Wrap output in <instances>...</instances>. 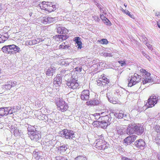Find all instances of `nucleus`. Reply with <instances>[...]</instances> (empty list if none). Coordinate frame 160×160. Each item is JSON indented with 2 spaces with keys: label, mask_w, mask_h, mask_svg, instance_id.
<instances>
[{
  "label": "nucleus",
  "mask_w": 160,
  "mask_h": 160,
  "mask_svg": "<svg viewBox=\"0 0 160 160\" xmlns=\"http://www.w3.org/2000/svg\"><path fill=\"white\" fill-rule=\"evenodd\" d=\"M28 134L31 140L34 141H38L41 137V135L40 133L34 131H29Z\"/></svg>",
  "instance_id": "9d476101"
},
{
  "label": "nucleus",
  "mask_w": 160,
  "mask_h": 160,
  "mask_svg": "<svg viewBox=\"0 0 160 160\" xmlns=\"http://www.w3.org/2000/svg\"><path fill=\"white\" fill-rule=\"evenodd\" d=\"M57 110L60 112H64L69 108L68 104L62 99L57 100L55 102Z\"/></svg>",
  "instance_id": "20e7f679"
},
{
  "label": "nucleus",
  "mask_w": 160,
  "mask_h": 160,
  "mask_svg": "<svg viewBox=\"0 0 160 160\" xmlns=\"http://www.w3.org/2000/svg\"><path fill=\"white\" fill-rule=\"evenodd\" d=\"M2 50L3 52L9 54L19 53L21 51L20 48L13 44L3 46L2 48Z\"/></svg>",
  "instance_id": "7ed1b4c3"
},
{
  "label": "nucleus",
  "mask_w": 160,
  "mask_h": 160,
  "mask_svg": "<svg viewBox=\"0 0 160 160\" xmlns=\"http://www.w3.org/2000/svg\"><path fill=\"white\" fill-rule=\"evenodd\" d=\"M93 102V100L87 101L86 102V104L87 105L89 106H94V105Z\"/></svg>",
  "instance_id": "c9c22d12"
},
{
  "label": "nucleus",
  "mask_w": 160,
  "mask_h": 160,
  "mask_svg": "<svg viewBox=\"0 0 160 160\" xmlns=\"http://www.w3.org/2000/svg\"><path fill=\"white\" fill-rule=\"evenodd\" d=\"M148 43H146V45H147V46L148 47V48H149V49H152V46L151 45H150V46H148V45H147V44H148Z\"/></svg>",
  "instance_id": "a18cd8bd"
},
{
  "label": "nucleus",
  "mask_w": 160,
  "mask_h": 160,
  "mask_svg": "<svg viewBox=\"0 0 160 160\" xmlns=\"http://www.w3.org/2000/svg\"><path fill=\"white\" fill-rule=\"evenodd\" d=\"M114 115L116 117L118 118H121L123 117V114L121 113H116Z\"/></svg>",
  "instance_id": "473e14b6"
},
{
  "label": "nucleus",
  "mask_w": 160,
  "mask_h": 160,
  "mask_svg": "<svg viewBox=\"0 0 160 160\" xmlns=\"http://www.w3.org/2000/svg\"><path fill=\"white\" fill-rule=\"evenodd\" d=\"M135 145L137 147L141 148L145 146V143L143 140L140 139L135 142Z\"/></svg>",
  "instance_id": "dca6fc26"
},
{
  "label": "nucleus",
  "mask_w": 160,
  "mask_h": 160,
  "mask_svg": "<svg viewBox=\"0 0 160 160\" xmlns=\"http://www.w3.org/2000/svg\"><path fill=\"white\" fill-rule=\"evenodd\" d=\"M142 53L143 54H144L145 53L144 52H142Z\"/></svg>",
  "instance_id": "8fccbe9b"
},
{
  "label": "nucleus",
  "mask_w": 160,
  "mask_h": 160,
  "mask_svg": "<svg viewBox=\"0 0 160 160\" xmlns=\"http://www.w3.org/2000/svg\"><path fill=\"white\" fill-rule=\"evenodd\" d=\"M38 6L40 9L48 13H50L56 10L57 8L53 2L42 1L40 2Z\"/></svg>",
  "instance_id": "f03ea898"
},
{
  "label": "nucleus",
  "mask_w": 160,
  "mask_h": 160,
  "mask_svg": "<svg viewBox=\"0 0 160 160\" xmlns=\"http://www.w3.org/2000/svg\"><path fill=\"white\" fill-rule=\"evenodd\" d=\"M156 16H160V13L159 12H156Z\"/></svg>",
  "instance_id": "37998d69"
},
{
  "label": "nucleus",
  "mask_w": 160,
  "mask_h": 160,
  "mask_svg": "<svg viewBox=\"0 0 160 160\" xmlns=\"http://www.w3.org/2000/svg\"><path fill=\"white\" fill-rule=\"evenodd\" d=\"M4 36L0 35V43H2L5 41L4 40H3Z\"/></svg>",
  "instance_id": "ea45409f"
},
{
  "label": "nucleus",
  "mask_w": 160,
  "mask_h": 160,
  "mask_svg": "<svg viewBox=\"0 0 160 160\" xmlns=\"http://www.w3.org/2000/svg\"><path fill=\"white\" fill-rule=\"evenodd\" d=\"M99 79H99L97 81V85L101 87H104L109 83L110 81L109 79L105 76L104 74L101 75Z\"/></svg>",
  "instance_id": "6e6552de"
},
{
  "label": "nucleus",
  "mask_w": 160,
  "mask_h": 160,
  "mask_svg": "<svg viewBox=\"0 0 160 160\" xmlns=\"http://www.w3.org/2000/svg\"><path fill=\"white\" fill-rule=\"evenodd\" d=\"M140 71L141 72L144 74V77L142 80L143 83L145 84L150 82L152 80V78L150 77L151 75L150 73L143 69H141Z\"/></svg>",
  "instance_id": "1a4fd4ad"
},
{
  "label": "nucleus",
  "mask_w": 160,
  "mask_h": 160,
  "mask_svg": "<svg viewBox=\"0 0 160 160\" xmlns=\"http://www.w3.org/2000/svg\"><path fill=\"white\" fill-rule=\"evenodd\" d=\"M122 11L124 13L126 14L129 16L130 18L134 19V17L133 15L132 14H131V13L128 10L126 11L125 10H124L122 9Z\"/></svg>",
  "instance_id": "cd10ccee"
},
{
  "label": "nucleus",
  "mask_w": 160,
  "mask_h": 160,
  "mask_svg": "<svg viewBox=\"0 0 160 160\" xmlns=\"http://www.w3.org/2000/svg\"><path fill=\"white\" fill-rule=\"evenodd\" d=\"M67 149V146L63 145L59 147L58 148V151L60 153L65 152Z\"/></svg>",
  "instance_id": "b1692460"
},
{
  "label": "nucleus",
  "mask_w": 160,
  "mask_h": 160,
  "mask_svg": "<svg viewBox=\"0 0 160 160\" xmlns=\"http://www.w3.org/2000/svg\"><path fill=\"white\" fill-rule=\"evenodd\" d=\"M63 36V40L66 39L68 38V36L66 35H62Z\"/></svg>",
  "instance_id": "79ce46f5"
},
{
  "label": "nucleus",
  "mask_w": 160,
  "mask_h": 160,
  "mask_svg": "<svg viewBox=\"0 0 160 160\" xmlns=\"http://www.w3.org/2000/svg\"><path fill=\"white\" fill-rule=\"evenodd\" d=\"M56 18L46 16L43 17L41 21L42 23L46 24L54 22L56 21Z\"/></svg>",
  "instance_id": "ddd939ff"
},
{
  "label": "nucleus",
  "mask_w": 160,
  "mask_h": 160,
  "mask_svg": "<svg viewBox=\"0 0 160 160\" xmlns=\"http://www.w3.org/2000/svg\"><path fill=\"white\" fill-rule=\"evenodd\" d=\"M100 122L99 121H95L92 123V125L95 127H100Z\"/></svg>",
  "instance_id": "c756f323"
},
{
  "label": "nucleus",
  "mask_w": 160,
  "mask_h": 160,
  "mask_svg": "<svg viewBox=\"0 0 160 160\" xmlns=\"http://www.w3.org/2000/svg\"><path fill=\"white\" fill-rule=\"evenodd\" d=\"M102 55L104 57H112L113 55L111 53L107 52H103L102 53Z\"/></svg>",
  "instance_id": "72a5a7b5"
},
{
  "label": "nucleus",
  "mask_w": 160,
  "mask_h": 160,
  "mask_svg": "<svg viewBox=\"0 0 160 160\" xmlns=\"http://www.w3.org/2000/svg\"><path fill=\"white\" fill-rule=\"evenodd\" d=\"M57 32L60 34L66 33L68 32V30L65 27L62 26H59L57 28Z\"/></svg>",
  "instance_id": "a211bd4d"
},
{
  "label": "nucleus",
  "mask_w": 160,
  "mask_h": 160,
  "mask_svg": "<svg viewBox=\"0 0 160 160\" xmlns=\"http://www.w3.org/2000/svg\"><path fill=\"white\" fill-rule=\"evenodd\" d=\"M70 46L69 45H66L65 42L62 43L59 46V49H67L69 48Z\"/></svg>",
  "instance_id": "393cba45"
},
{
  "label": "nucleus",
  "mask_w": 160,
  "mask_h": 160,
  "mask_svg": "<svg viewBox=\"0 0 160 160\" xmlns=\"http://www.w3.org/2000/svg\"><path fill=\"white\" fill-rule=\"evenodd\" d=\"M104 114H103L102 115H101V116H104Z\"/></svg>",
  "instance_id": "de8ad7c7"
},
{
  "label": "nucleus",
  "mask_w": 160,
  "mask_h": 160,
  "mask_svg": "<svg viewBox=\"0 0 160 160\" xmlns=\"http://www.w3.org/2000/svg\"><path fill=\"white\" fill-rule=\"evenodd\" d=\"M67 85L69 88L75 89L78 88L79 86V83H78V80L72 78L67 82Z\"/></svg>",
  "instance_id": "9b49d317"
},
{
  "label": "nucleus",
  "mask_w": 160,
  "mask_h": 160,
  "mask_svg": "<svg viewBox=\"0 0 160 160\" xmlns=\"http://www.w3.org/2000/svg\"><path fill=\"white\" fill-rule=\"evenodd\" d=\"M137 136L135 135H132L129 136L126 138L124 140V143H125V145H128L130 144L136 139Z\"/></svg>",
  "instance_id": "4468645a"
},
{
  "label": "nucleus",
  "mask_w": 160,
  "mask_h": 160,
  "mask_svg": "<svg viewBox=\"0 0 160 160\" xmlns=\"http://www.w3.org/2000/svg\"><path fill=\"white\" fill-rule=\"evenodd\" d=\"M157 23L158 27L160 28V21L158 22Z\"/></svg>",
  "instance_id": "c03bdc74"
},
{
  "label": "nucleus",
  "mask_w": 160,
  "mask_h": 160,
  "mask_svg": "<svg viewBox=\"0 0 160 160\" xmlns=\"http://www.w3.org/2000/svg\"><path fill=\"white\" fill-rule=\"evenodd\" d=\"M118 62L119 64H121V66H123L126 64L125 61H119Z\"/></svg>",
  "instance_id": "58836bf2"
},
{
  "label": "nucleus",
  "mask_w": 160,
  "mask_h": 160,
  "mask_svg": "<svg viewBox=\"0 0 160 160\" xmlns=\"http://www.w3.org/2000/svg\"><path fill=\"white\" fill-rule=\"evenodd\" d=\"M10 110L7 108H0V117L6 116L9 113Z\"/></svg>",
  "instance_id": "f3484780"
},
{
  "label": "nucleus",
  "mask_w": 160,
  "mask_h": 160,
  "mask_svg": "<svg viewBox=\"0 0 160 160\" xmlns=\"http://www.w3.org/2000/svg\"><path fill=\"white\" fill-rule=\"evenodd\" d=\"M103 114H104V116H100L99 118H101V120L102 121L108 122V120L109 118L107 114V112H101V115Z\"/></svg>",
  "instance_id": "412c9836"
},
{
  "label": "nucleus",
  "mask_w": 160,
  "mask_h": 160,
  "mask_svg": "<svg viewBox=\"0 0 160 160\" xmlns=\"http://www.w3.org/2000/svg\"><path fill=\"white\" fill-rule=\"evenodd\" d=\"M124 6L125 7H126L127 6V4H124Z\"/></svg>",
  "instance_id": "49530a36"
},
{
  "label": "nucleus",
  "mask_w": 160,
  "mask_h": 160,
  "mask_svg": "<svg viewBox=\"0 0 160 160\" xmlns=\"http://www.w3.org/2000/svg\"><path fill=\"white\" fill-rule=\"evenodd\" d=\"M101 115V113H95L93 115L96 118L97 116H100Z\"/></svg>",
  "instance_id": "a19ab883"
},
{
  "label": "nucleus",
  "mask_w": 160,
  "mask_h": 160,
  "mask_svg": "<svg viewBox=\"0 0 160 160\" xmlns=\"http://www.w3.org/2000/svg\"><path fill=\"white\" fill-rule=\"evenodd\" d=\"M55 68L53 67H51L49 68L47 71L46 72V74L48 76H50L51 74L52 76L53 75V73L55 72Z\"/></svg>",
  "instance_id": "4be33fe9"
},
{
  "label": "nucleus",
  "mask_w": 160,
  "mask_h": 160,
  "mask_svg": "<svg viewBox=\"0 0 160 160\" xmlns=\"http://www.w3.org/2000/svg\"><path fill=\"white\" fill-rule=\"evenodd\" d=\"M57 160H68L67 158L63 157L58 156L56 157Z\"/></svg>",
  "instance_id": "e433bc0d"
},
{
  "label": "nucleus",
  "mask_w": 160,
  "mask_h": 160,
  "mask_svg": "<svg viewBox=\"0 0 160 160\" xmlns=\"http://www.w3.org/2000/svg\"><path fill=\"white\" fill-rule=\"evenodd\" d=\"M32 13H31H31H30V16H31L32 15Z\"/></svg>",
  "instance_id": "09e8293b"
},
{
  "label": "nucleus",
  "mask_w": 160,
  "mask_h": 160,
  "mask_svg": "<svg viewBox=\"0 0 160 160\" xmlns=\"http://www.w3.org/2000/svg\"><path fill=\"white\" fill-rule=\"evenodd\" d=\"M64 36L61 34L58 35L53 36V38L56 42H62L63 40Z\"/></svg>",
  "instance_id": "5701e85b"
},
{
  "label": "nucleus",
  "mask_w": 160,
  "mask_h": 160,
  "mask_svg": "<svg viewBox=\"0 0 160 160\" xmlns=\"http://www.w3.org/2000/svg\"><path fill=\"white\" fill-rule=\"evenodd\" d=\"M117 132L118 133V134L120 135H122V134L123 133V132L122 131V130L120 128H117Z\"/></svg>",
  "instance_id": "4c0bfd02"
},
{
  "label": "nucleus",
  "mask_w": 160,
  "mask_h": 160,
  "mask_svg": "<svg viewBox=\"0 0 160 160\" xmlns=\"http://www.w3.org/2000/svg\"><path fill=\"white\" fill-rule=\"evenodd\" d=\"M108 122L101 121H100V127L102 128H106L108 125Z\"/></svg>",
  "instance_id": "bb28decb"
},
{
  "label": "nucleus",
  "mask_w": 160,
  "mask_h": 160,
  "mask_svg": "<svg viewBox=\"0 0 160 160\" xmlns=\"http://www.w3.org/2000/svg\"><path fill=\"white\" fill-rule=\"evenodd\" d=\"M158 97L155 95H152L149 97L146 104L148 108H151L154 106L157 103Z\"/></svg>",
  "instance_id": "423d86ee"
},
{
  "label": "nucleus",
  "mask_w": 160,
  "mask_h": 160,
  "mask_svg": "<svg viewBox=\"0 0 160 160\" xmlns=\"http://www.w3.org/2000/svg\"><path fill=\"white\" fill-rule=\"evenodd\" d=\"M93 101H94V105H97L101 103V101L100 99H93Z\"/></svg>",
  "instance_id": "f704fd0d"
},
{
  "label": "nucleus",
  "mask_w": 160,
  "mask_h": 160,
  "mask_svg": "<svg viewBox=\"0 0 160 160\" xmlns=\"http://www.w3.org/2000/svg\"><path fill=\"white\" fill-rule=\"evenodd\" d=\"M89 91L88 90H84L82 92L81 98L83 100H87L89 97Z\"/></svg>",
  "instance_id": "2eb2a0df"
},
{
  "label": "nucleus",
  "mask_w": 160,
  "mask_h": 160,
  "mask_svg": "<svg viewBox=\"0 0 160 160\" xmlns=\"http://www.w3.org/2000/svg\"><path fill=\"white\" fill-rule=\"evenodd\" d=\"M100 16L101 19L104 23H108L109 22V20L105 16H104L103 14H101Z\"/></svg>",
  "instance_id": "a878e982"
},
{
  "label": "nucleus",
  "mask_w": 160,
  "mask_h": 160,
  "mask_svg": "<svg viewBox=\"0 0 160 160\" xmlns=\"http://www.w3.org/2000/svg\"><path fill=\"white\" fill-rule=\"evenodd\" d=\"M96 142L95 147L98 150H103L109 147V144L105 141L103 137H101L97 139Z\"/></svg>",
  "instance_id": "39448f33"
},
{
  "label": "nucleus",
  "mask_w": 160,
  "mask_h": 160,
  "mask_svg": "<svg viewBox=\"0 0 160 160\" xmlns=\"http://www.w3.org/2000/svg\"><path fill=\"white\" fill-rule=\"evenodd\" d=\"M77 44V47L78 49H81L82 47V42L81 41V38L78 37H77L74 38L73 40Z\"/></svg>",
  "instance_id": "6ab92c4d"
},
{
  "label": "nucleus",
  "mask_w": 160,
  "mask_h": 160,
  "mask_svg": "<svg viewBox=\"0 0 160 160\" xmlns=\"http://www.w3.org/2000/svg\"><path fill=\"white\" fill-rule=\"evenodd\" d=\"M137 78L134 76H132L130 79H128L130 81L128 83V86L131 87L132 86L136 84L138 82L136 81Z\"/></svg>",
  "instance_id": "aec40b11"
},
{
  "label": "nucleus",
  "mask_w": 160,
  "mask_h": 160,
  "mask_svg": "<svg viewBox=\"0 0 160 160\" xmlns=\"http://www.w3.org/2000/svg\"><path fill=\"white\" fill-rule=\"evenodd\" d=\"M143 126L139 124H131L127 128L128 133L131 134L135 133L138 135H141L144 131Z\"/></svg>",
  "instance_id": "f257e3e1"
},
{
  "label": "nucleus",
  "mask_w": 160,
  "mask_h": 160,
  "mask_svg": "<svg viewBox=\"0 0 160 160\" xmlns=\"http://www.w3.org/2000/svg\"><path fill=\"white\" fill-rule=\"evenodd\" d=\"M62 75L61 73L58 74L53 79V86L56 88L59 87L62 83Z\"/></svg>",
  "instance_id": "f8f14e48"
},
{
  "label": "nucleus",
  "mask_w": 160,
  "mask_h": 160,
  "mask_svg": "<svg viewBox=\"0 0 160 160\" xmlns=\"http://www.w3.org/2000/svg\"><path fill=\"white\" fill-rule=\"evenodd\" d=\"M98 42H99L100 43L102 44H107L108 42V40L105 38L102 39L101 40H98Z\"/></svg>",
  "instance_id": "c85d7f7f"
},
{
  "label": "nucleus",
  "mask_w": 160,
  "mask_h": 160,
  "mask_svg": "<svg viewBox=\"0 0 160 160\" xmlns=\"http://www.w3.org/2000/svg\"><path fill=\"white\" fill-rule=\"evenodd\" d=\"M75 160H87L86 157L82 156L77 157Z\"/></svg>",
  "instance_id": "2f4dec72"
},
{
  "label": "nucleus",
  "mask_w": 160,
  "mask_h": 160,
  "mask_svg": "<svg viewBox=\"0 0 160 160\" xmlns=\"http://www.w3.org/2000/svg\"><path fill=\"white\" fill-rule=\"evenodd\" d=\"M62 134L63 137L67 139H71L75 138L74 132L72 130L64 129L62 130Z\"/></svg>",
  "instance_id": "0eeeda50"
},
{
  "label": "nucleus",
  "mask_w": 160,
  "mask_h": 160,
  "mask_svg": "<svg viewBox=\"0 0 160 160\" xmlns=\"http://www.w3.org/2000/svg\"><path fill=\"white\" fill-rule=\"evenodd\" d=\"M109 100L110 102L114 104H116L118 102L117 101V99L115 98L113 99L112 98H110Z\"/></svg>",
  "instance_id": "7c9ffc66"
}]
</instances>
